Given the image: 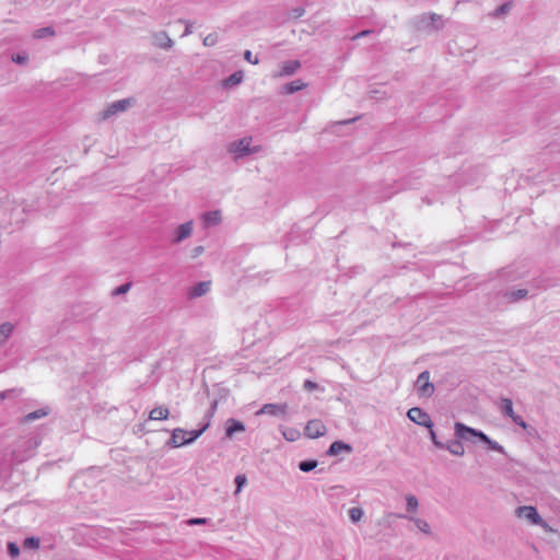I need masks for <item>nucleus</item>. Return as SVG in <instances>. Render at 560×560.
Instances as JSON below:
<instances>
[{
	"label": "nucleus",
	"instance_id": "c03bdc74",
	"mask_svg": "<svg viewBox=\"0 0 560 560\" xmlns=\"http://www.w3.org/2000/svg\"><path fill=\"white\" fill-rule=\"evenodd\" d=\"M209 522H210V520L206 518V517H192L187 521V524L188 525H205V524H208Z\"/></svg>",
	"mask_w": 560,
	"mask_h": 560
},
{
	"label": "nucleus",
	"instance_id": "37998d69",
	"mask_svg": "<svg viewBox=\"0 0 560 560\" xmlns=\"http://www.w3.org/2000/svg\"><path fill=\"white\" fill-rule=\"evenodd\" d=\"M12 61L19 65H25L28 61V56L26 54H16L12 56Z\"/></svg>",
	"mask_w": 560,
	"mask_h": 560
},
{
	"label": "nucleus",
	"instance_id": "7ed1b4c3",
	"mask_svg": "<svg viewBox=\"0 0 560 560\" xmlns=\"http://www.w3.org/2000/svg\"><path fill=\"white\" fill-rule=\"evenodd\" d=\"M412 24L416 31L427 34L435 33L444 26L442 16L435 13L418 15L413 19Z\"/></svg>",
	"mask_w": 560,
	"mask_h": 560
},
{
	"label": "nucleus",
	"instance_id": "2f4dec72",
	"mask_svg": "<svg viewBox=\"0 0 560 560\" xmlns=\"http://www.w3.org/2000/svg\"><path fill=\"white\" fill-rule=\"evenodd\" d=\"M318 465L316 459H306L299 463V469L303 472H310Z\"/></svg>",
	"mask_w": 560,
	"mask_h": 560
},
{
	"label": "nucleus",
	"instance_id": "c85d7f7f",
	"mask_svg": "<svg viewBox=\"0 0 560 560\" xmlns=\"http://www.w3.org/2000/svg\"><path fill=\"white\" fill-rule=\"evenodd\" d=\"M55 35H56V32L51 26L38 28L33 33V37L36 39H42L45 37H54Z\"/></svg>",
	"mask_w": 560,
	"mask_h": 560
},
{
	"label": "nucleus",
	"instance_id": "72a5a7b5",
	"mask_svg": "<svg viewBox=\"0 0 560 560\" xmlns=\"http://www.w3.org/2000/svg\"><path fill=\"white\" fill-rule=\"evenodd\" d=\"M407 417H408V420H418L423 417H427V415L422 411V409L415 407V408H410L407 411Z\"/></svg>",
	"mask_w": 560,
	"mask_h": 560
},
{
	"label": "nucleus",
	"instance_id": "f257e3e1",
	"mask_svg": "<svg viewBox=\"0 0 560 560\" xmlns=\"http://www.w3.org/2000/svg\"><path fill=\"white\" fill-rule=\"evenodd\" d=\"M454 435L462 439L463 442H469L472 444L483 443L487 450L498 452L508 457V454L502 445L491 440L482 431L467 427L463 422H455Z\"/></svg>",
	"mask_w": 560,
	"mask_h": 560
},
{
	"label": "nucleus",
	"instance_id": "58836bf2",
	"mask_svg": "<svg viewBox=\"0 0 560 560\" xmlns=\"http://www.w3.org/2000/svg\"><path fill=\"white\" fill-rule=\"evenodd\" d=\"M516 424H518L520 427H522V429L530 436H535L537 435V431L535 430V428L530 424V422H515Z\"/></svg>",
	"mask_w": 560,
	"mask_h": 560
},
{
	"label": "nucleus",
	"instance_id": "de8ad7c7",
	"mask_svg": "<svg viewBox=\"0 0 560 560\" xmlns=\"http://www.w3.org/2000/svg\"><path fill=\"white\" fill-rule=\"evenodd\" d=\"M205 252V247L199 245V246H196L191 249V258H197L198 256H200L202 253Z\"/></svg>",
	"mask_w": 560,
	"mask_h": 560
},
{
	"label": "nucleus",
	"instance_id": "603ef678",
	"mask_svg": "<svg viewBox=\"0 0 560 560\" xmlns=\"http://www.w3.org/2000/svg\"><path fill=\"white\" fill-rule=\"evenodd\" d=\"M144 430L143 428V423L142 422H139L136 428H135V433H139V432H142Z\"/></svg>",
	"mask_w": 560,
	"mask_h": 560
},
{
	"label": "nucleus",
	"instance_id": "f3484780",
	"mask_svg": "<svg viewBox=\"0 0 560 560\" xmlns=\"http://www.w3.org/2000/svg\"><path fill=\"white\" fill-rule=\"evenodd\" d=\"M528 295V291L526 289H517V290H506L502 293V298L508 303H515L521 300L526 299Z\"/></svg>",
	"mask_w": 560,
	"mask_h": 560
},
{
	"label": "nucleus",
	"instance_id": "0eeeda50",
	"mask_svg": "<svg viewBox=\"0 0 560 560\" xmlns=\"http://www.w3.org/2000/svg\"><path fill=\"white\" fill-rule=\"evenodd\" d=\"M418 394L422 397H430L434 392V386L430 382L429 371H423L418 375L416 381Z\"/></svg>",
	"mask_w": 560,
	"mask_h": 560
},
{
	"label": "nucleus",
	"instance_id": "bb28decb",
	"mask_svg": "<svg viewBox=\"0 0 560 560\" xmlns=\"http://www.w3.org/2000/svg\"><path fill=\"white\" fill-rule=\"evenodd\" d=\"M512 7H513V2L512 1H508V2L499 5L494 11L490 12L489 16H491L493 19H497V18H500L502 15H505V14H508L511 11Z\"/></svg>",
	"mask_w": 560,
	"mask_h": 560
},
{
	"label": "nucleus",
	"instance_id": "4be33fe9",
	"mask_svg": "<svg viewBox=\"0 0 560 560\" xmlns=\"http://www.w3.org/2000/svg\"><path fill=\"white\" fill-rule=\"evenodd\" d=\"M202 220H203V224L207 228L218 225L221 222V212L218 210L206 212L202 215Z\"/></svg>",
	"mask_w": 560,
	"mask_h": 560
},
{
	"label": "nucleus",
	"instance_id": "a211bd4d",
	"mask_svg": "<svg viewBox=\"0 0 560 560\" xmlns=\"http://www.w3.org/2000/svg\"><path fill=\"white\" fill-rule=\"evenodd\" d=\"M388 516L389 517L394 516V517H398V518H406V520L412 521L415 523L416 527L419 530H421L422 533H424V534H430L431 533L430 525H429V523L425 520L415 518V517L408 516L406 514H395V513H390Z\"/></svg>",
	"mask_w": 560,
	"mask_h": 560
},
{
	"label": "nucleus",
	"instance_id": "f704fd0d",
	"mask_svg": "<svg viewBox=\"0 0 560 560\" xmlns=\"http://www.w3.org/2000/svg\"><path fill=\"white\" fill-rule=\"evenodd\" d=\"M39 538L35 536L26 537L23 541V546L26 549H37L39 547Z\"/></svg>",
	"mask_w": 560,
	"mask_h": 560
},
{
	"label": "nucleus",
	"instance_id": "39448f33",
	"mask_svg": "<svg viewBox=\"0 0 560 560\" xmlns=\"http://www.w3.org/2000/svg\"><path fill=\"white\" fill-rule=\"evenodd\" d=\"M515 514L520 518L527 520L533 525L541 526L545 530L551 532L552 529L549 525L542 520V517L537 512V509L532 505H522L518 506L515 511Z\"/></svg>",
	"mask_w": 560,
	"mask_h": 560
},
{
	"label": "nucleus",
	"instance_id": "4468645a",
	"mask_svg": "<svg viewBox=\"0 0 560 560\" xmlns=\"http://www.w3.org/2000/svg\"><path fill=\"white\" fill-rule=\"evenodd\" d=\"M192 229H194L192 221H188V222L180 224L176 229L175 235H174V238L172 242L174 244H178V243L183 242L184 240L188 238L192 233Z\"/></svg>",
	"mask_w": 560,
	"mask_h": 560
},
{
	"label": "nucleus",
	"instance_id": "6e6552de",
	"mask_svg": "<svg viewBox=\"0 0 560 560\" xmlns=\"http://www.w3.org/2000/svg\"><path fill=\"white\" fill-rule=\"evenodd\" d=\"M287 405L281 404H266L261 408L254 411L255 416H271L276 418H282L285 416Z\"/></svg>",
	"mask_w": 560,
	"mask_h": 560
},
{
	"label": "nucleus",
	"instance_id": "c9c22d12",
	"mask_svg": "<svg viewBox=\"0 0 560 560\" xmlns=\"http://www.w3.org/2000/svg\"><path fill=\"white\" fill-rule=\"evenodd\" d=\"M406 506L408 512H415L419 506L418 499L412 494H408L406 497Z\"/></svg>",
	"mask_w": 560,
	"mask_h": 560
},
{
	"label": "nucleus",
	"instance_id": "7c9ffc66",
	"mask_svg": "<svg viewBox=\"0 0 560 560\" xmlns=\"http://www.w3.org/2000/svg\"><path fill=\"white\" fill-rule=\"evenodd\" d=\"M243 80V72L242 71H236L234 73H232L230 77H228L225 80H224V86H234V85H237L242 82Z\"/></svg>",
	"mask_w": 560,
	"mask_h": 560
},
{
	"label": "nucleus",
	"instance_id": "9b49d317",
	"mask_svg": "<svg viewBox=\"0 0 560 560\" xmlns=\"http://www.w3.org/2000/svg\"><path fill=\"white\" fill-rule=\"evenodd\" d=\"M301 68L299 60H287L280 63V70L273 73V78L290 77Z\"/></svg>",
	"mask_w": 560,
	"mask_h": 560
},
{
	"label": "nucleus",
	"instance_id": "49530a36",
	"mask_svg": "<svg viewBox=\"0 0 560 560\" xmlns=\"http://www.w3.org/2000/svg\"><path fill=\"white\" fill-rule=\"evenodd\" d=\"M244 59L253 65H257L259 62L257 57H253V54L250 50H245L244 52Z\"/></svg>",
	"mask_w": 560,
	"mask_h": 560
},
{
	"label": "nucleus",
	"instance_id": "5701e85b",
	"mask_svg": "<svg viewBox=\"0 0 560 560\" xmlns=\"http://www.w3.org/2000/svg\"><path fill=\"white\" fill-rule=\"evenodd\" d=\"M168 415L166 407L159 406L150 411L148 420H167Z\"/></svg>",
	"mask_w": 560,
	"mask_h": 560
},
{
	"label": "nucleus",
	"instance_id": "4c0bfd02",
	"mask_svg": "<svg viewBox=\"0 0 560 560\" xmlns=\"http://www.w3.org/2000/svg\"><path fill=\"white\" fill-rule=\"evenodd\" d=\"M7 550L10 557L16 558L20 556V547L16 542L9 541L7 545Z\"/></svg>",
	"mask_w": 560,
	"mask_h": 560
},
{
	"label": "nucleus",
	"instance_id": "423d86ee",
	"mask_svg": "<svg viewBox=\"0 0 560 560\" xmlns=\"http://www.w3.org/2000/svg\"><path fill=\"white\" fill-rule=\"evenodd\" d=\"M46 429L42 425L32 436L20 441V447L24 453V457H31L36 447L42 443Z\"/></svg>",
	"mask_w": 560,
	"mask_h": 560
},
{
	"label": "nucleus",
	"instance_id": "412c9836",
	"mask_svg": "<svg viewBox=\"0 0 560 560\" xmlns=\"http://www.w3.org/2000/svg\"><path fill=\"white\" fill-rule=\"evenodd\" d=\"M210 285H211V283L209 281L198 282L189 290V293H188L189 298L196 299V298H200V296L205 295L206 293L209 292Z\"/></svg>",
	"mask_w": 560,
	"mask_h": 560
},
{
	"label": "nucleus",
	"instance_id": "e433bc0d",
	"mask_svg": "<svg viewBox=\"0 0 560 560\" xmlns=\"http://www.w3.org/2000/svg\"><path fill=\"white\" fill-rule=\"evenodd\" d=\"M22 392H23L22 388H12V389H8V390H3L0 393V399L3 400L5 398L18 397L22 394Z\"/></svg>",
	"mask_w": 560,
	"mask_h": 560
},
{
	"label": "nucleus",
	"instance_id": "09e8293b",
	"mask_svg": "<svg viewBox=\"0 0 560 560\" xmlns=\"http://www.w3.org/2000/svg\"><path fill=\"white\" fill-rule=\"evenodd\" d=\"M180 22H183V20H180ZM184 23H186V28H185V31H184L183 36H187V35H189V34H191V33H192V30H191V23H190V22H188V21H184Z\"/></svg>",
	"mask_w": 560,
	"mask_h": 560
},
{
	"label": "nucleus",
	"instance_id": "1a4fd4ad",
	"mask_svg": "<svg viewBox=\"0 0 560 560\" xmlns=\"http://www.w3.org/2000/svg\"><path fill=\"white\" fill-rule=\"evenodd\" d=\"M130 105H131L130 98H124V100L113 102L103 110L102 118L108 119L109 117H112L118 113H122V112L127 110L130 107Z\"/></svg>",
	"mask_w": 560,
	"mask_h": 560
},
{
	"label": "nucleus",
	"instance_id": "ddd939ff",
	"mask_svg": "<svg viewBox=\"0 0 560 560\" xmlns=\"http://www.w3.org/2000/svg\"><path fill=\"white\" fill-rule=\"evenodd\" d=\"M207 398L209 402V408L203 416V420H211L215 416V411L219 409V407H223L226 404V397L220 396V398H210L208 396Z\"/></svg>",
	"mask_w": 560,
	"mask_h": 560
},
{
	"label": "nucleus",
	"instance_id": "864d4df0",
	"mask_svg": "<svg viewBox=\"0 0 560 560\" xmlns=\"http://www.w3.org/2000/svg\"><path fill=\"white\" fill-rule=\"evenodd\" d=\"M353 120H354V119L345 120V121H342V124H349V122H351V121H353Z\"/></svg>",
	"mask_w": 560,
	"mask_h": 560
},
{
	"label": "nucleus",
	"instance_id": "20e7f679",
	"mask_svg": "<svg viewBox=\"0 0 560 560\" xmlns=\"http://www.w3.org/2000/svg\"><path fill=\"white\" fill-rule=\"evenodd\" d=\"M252 141V137H244L240 140L233 141L229 143L228 152L234 154L235 160L259 152L260 147H250Z\"/></svg>",
	"mask_w": 560,
	"mask_h": 560
},
{
	"label": "nucleus",
	"instance_id": "c756f323",
	"mask_svg": "<svg viewBox=\"0 0 560 560\" xmlns=\"http://www.w3.org/2000/svg\"><path fill=\"white\" fill-rule=\"evenodd\" d=\"M244 431H245L244 422H232V424L230 427H228L225 430V436L229 439H232L236 432H244Z\"/></svg>",
	"mask_w": 560,
	"mask_h": 560
},
{
	"label": "nucleus",
	"instance_id": "ea45409f",
	"mask_svg": "<svg viewBox=\"0 0 560 560\" xmlns=\"http://www.w3.org/2000/svg\"><path fill=\"white\" fill-rule=\"evenodd\" d=\"M234 481H235V485H236L235 493H238V492H241L243 487L247 483V478H246L245 475H237L235 477Z\"/></svg>",
	"mask_w": 560,
	"mask_h": 560
},
{
	"label": "nucleus",
	"instance_id": "cd10ccee",
	"mask_svg": "<svg viewBox=\"0 0 560 560\" xmlns=\"http://www.w3.org/2000/svg\"><path fill=\"white\" fill-rule=\"evenodd\" d=\"M305 86H306V84L303 83L301 80H295V81L284 84L283 92L285 94H293L298 91H301Z\"/></svg>",
	"mask_w": 560,
	"mask_h": 560
},
{
	"label": "nucleus",
	"instance_id": "79ce46f5",
	"mask_svg": "<svg viewBox=\"0 0 560 560\" xmlns=\"http://www.w3.org/2000/svg\"><path fill=\"white\" fill-rule=\"evenodd\" d=\"M130 287H131V283L130 282H127V283H124L119 287H117L114 291H113V295H120V294H125L127 293L129 290H130Z\"/></svg>",
	"mask_w": 560,
	"mask_h": 560
},
{
	"label": "nucleus",
	"instance_id": "9d476101",
	"mask_svg": "<svg viewBox=\"0 0 560 560\" xmlns=\"http://www.w3.org/2000/svg\"><path fill=\"white\" fill-rule=\"evenodd\" d=\"M442 450H447L452 455L463 456L465 454V447L462 439L456 438H446L444 442V447Z\"/></svg>",
	"mask_w": 560,
	"mask_h": 560
},
{
	"label": "nucleus",
	"instance_id": "b1692460",
	"mask_svg": "<svg viewBox=\"0 0 560 560\" xmlns=\"http://www.w3.org/2000/svg\"><path fill=\"white\" fill-rule=\"evenodd\" d=\"M50 413H51V408L49 406H44V407L26 415L23 420H27V421L37 420L39 418L47 417Z\"/></svg>",
	"mask_w": 560,
	"mask_h": 560
},
{
	"label": "nucleus",
	"instance_id": "a19ab883",
	"mask_svg": "<svg viewBox=\"0 0 560 560\" xmlns=\"http://www.w3.org/2000/svg\"><path fill=\"white\" fill-rule=\"evenodd\" d=\"M218 43V35L215 33L208 34L203 38V45L206 47L214 46Z\"/></svg>",
	"mask_w": 560,
	"mask_h": 560
},
{
	"label": "nucleus",
	"instance_id": "473e14b6",
	"mask_svg": "<svg viewBox=\"0 0 560 560\" xmlns=\"http://www.w3.org/2000/svg\"><path fill=\"white\" fill-rule=\"evenodd\" d=\"M348 513L352 523L360 522L364 515V511L359 506L351 508Z\"/></svg>",
	"mask_w": 560,
	"mask_h": 560
},
{
	"label": "nucleus",
	"instance_id": "6ab92c4d",
	"mask_svg": "<svg viewBox=\"0 0 560 560\" xmlns=\"http://www.w3.org/2000/svg\"><path fill=\"white\" fill-rule=\"evenodd\" d=\"M502 416L511 418V420H522L520 417L514 415L512 400L509 398H502L498 402Z\"/></svg>",
	"mask_w": 560,
	"mask_h": 560
},
{
	"label": "nucleus",
	"instance_id": "8fccbe9b",
	"mask_svg": "<svg viewBox=\"0 0 560 560\" xmlns=\"http://www.w3.org/2000/svg\"><path fill=\"white\" fill-rule=\"evenodd\" d=\"M371 33H372V31H370V30L362 31V32L358 33L357 35H354V36H353V39L361 38V37H363V36H366V35H369V34H371Z\"/></svg>",
	"mask_w": 560,
	"mask_h": 560
},
{
	"label": "nucleus",
	"instance_id": "dca6fc26",
	"mask_svg": "<svg viewBox=\"0 0 560 560\" xmlns=\"http://www.w3.org/2000/svg\"><path fill=\"white\" fill-rule=\"evenodd\" d=\"M353 451L352 446L343 441H335L330 444L328 447L326 454L328 456H336L340 454L341 452H345L347 454H350Z\"/></svg>",
	"mask_w": 560,
	"mask_h": 560
},
{
	"label": "nucleus",
	"instance_id": "393cba45",
	"mask_svg": "<svg viewBox=\"0 0 560 560\" xmlns=\"http://www.w3.org/2000/svg\"><path fill=\"white\" fill-rule=\"evenodd\" d=\"M14 330V326L9 323H2L0 325V347L10 338Z\"/></svg>",
	"mask_w": 560,
	"mask_h": 560
},
{
	"label": "nucleus",
	"instance_id": "aec40b11",
	"mask_svg": "<svg viewBox=\"0 0 560 560\" xmlns=\"http://www.w3.org/2000/svg\"><path fill=\"white\" fill-rule=\"evenodd\" d=\"M153 44L162 49H170L173 47L174 42L166 32H158L153 35Z\"/></svg>",
	"mask_w": 560,
	"mask_h": 560
},
{
	"label": "nucleus",
	"instance_id": "f03ea898",
	"mask_svg": "<svg viewBox=\"0 0 560 560\" xmlns=\"http://www.w3.org/2000/svg\"><path fill=\"white\" fill-rule=\"evenodd\" d=\"M210 422H206L205 425L198 430L186 431L183 429H174L171 435L165 441V444L171 447H179L187 445L196 441L208 428Z\"/></svg>",
	"mask_w": 560,
	"mask_h": 560
},
{
	"label": "nucleus",
	"instance_id": "2eb2a0df",
	"mask_svg": "<svg viewBox=\"0 0 560 560\" xmlns=\"http://www.w3.org/2000/svg\"><path fill=\"white\" fill-rule=\"evenodd\" d=\"M419 425H423L429 430L430 438L433 442V444L442 450L444 447V442L446 436L439 434L438 431L434 429V422H416Z\"/></svg>",
	"mask_w": 560,
	"mask_h": 560
},
{
	"label": "nucleus",
	"instance_id": "a18cd8bd",
	"mask_svg": "<svg viewBox=\"0 0 560 560\" xmlns=\"http://www.w3.org/2000/svg\"><path fill=\"white\" fill-rule=\"evenodd\" d=\"M304 389L307 392H313L315 389H319V385L311 380H306L303 385Z\"/></svg>",
	"mask_w": 560,
	"mask_h": 560
},
{
	"label": "nucleus",
	"instance_id": "3c124183",
	"mask_svg": "<svg viewBox=\"0 0 560 560\" xmlns=\"http://www.w3.org/2000/svg\"><path fill=\"white\" fill-rule=\"evenodd\" d=\"M304 12L305 11H304L303 8H296V9H294V16L295 18H300V16H302L304 14Z\"/></svg>",
	"mask_w": 560,
	"mask_h": 560
},
{
	"label": "nucleus",
	"instance_id": "f8f14e48",
	"mask_svg": "<svg viewBox=\"0 0 560 560\" xmlns=\"http://www.w3.org/2000/svg\"><path fill=\"white\" fill-rule=\"evenodd\" d=\"M324 422H306L304 427V434L310 439L323 436L326 433Z\"/></svg>",
	"mask_w": 560,
	"mask_h": 560
},
{
	"label": "nucleus",
	"instance_id": "a878e982",
	"mask_svg": "<svg viewBox=\"0 0 560 560\" xmlns=\"http://www.w3.org/2000/svg\"><path fill=\"white\" fill-rule=\"evenodd\" d=\"M281 432L283 438L289 442H294L301 436L300 430L295 428H289V427H282L281 425Z\"/></svg>",
	"mask_w": 560,
	"mask_h": 560
}]
</instances>
